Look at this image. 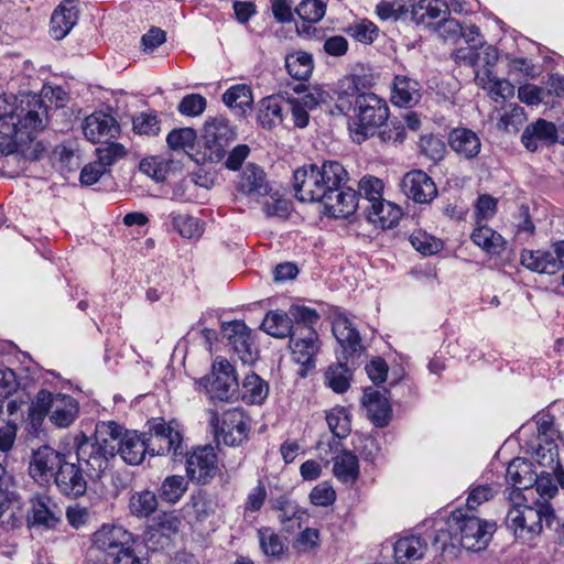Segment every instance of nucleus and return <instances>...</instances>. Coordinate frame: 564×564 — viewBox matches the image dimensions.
<instances>
[{
  "mask_svg": "<svg viewBox=\"0 0 564 564\" xmlns=\"http://www.w3.org/2000/svg\"><path fill=\"white\" fill-rule=\"evenodd\" d=\"M389 117V108L384 99L372 93L358 94L354 101V118L349 123L351 138L362 143L373 135Z\"/></svg>",
  "mask_w": 564,
  "mask_h": 564,
  "instance_id": "nucleus-5",
  "label": "nucleus"
},
{
  "mask_svg": "<svg viewBox=\"0 0 564 564\" xmlns=\"http://www.w3.org/2000/svg\"><path fill=\"white\" fill-rule=\"evenodd\" d=\"M96 549L113 556L123 547L133 544L132 534L120 525L105 524L93 534Z\"/></svg>",
  "mask_w": 564,
  "mask_h": 564,
  "instance_id": "nucleus-17",
  "label": "nucleus"
},
{
  "mask_svg": "<svg viewBox=\"0 0 564 564\" xmlns=\"http://www.w3.org/2000/svg\"><path fill=\"white\" fill-rule=\"evenodd\" d=\"M273 508L279 512L278 518L286 530L292 529L288 523L292 521H300L304 512L300 507L286 496H281L273 502Z\"/></svg>",
  "mask_w": 564,
  "mask_h": 564,
  "instance_id": "nucleus-49",
  "label": "nucleus"
},
{
  "mask_svg": "<svg viewBox=\"0 0 564 564\" xmlns=\"http://www.w3.org/2000/svg\"><path fill=\"white\" fill-rule=\"evenodd\" d=\"M223 101L229 108L245 109L246 107L251 106L252 94L248 86L236 85L225 91L223 95Z\"/></svg>",
  "mask_w": 564,
  "mask_h": 564,
  "instance_id": "nucleus-52",
  "label": "nucleus"
},
{
  "mask_svg": "<svg viewBox=\"0 0 564 564\" xmlns=\"http://www.w3.org/2000/svg\"><path fill=\"white\" fill-rule=\"evenodd\" d=\"M241 399L249 404H261L269 393L268 383L256 373L247 375L239 389Z\"/></svg>",
  "mask_w": 564,
  "mask_h": 564,
  "instance_id": "nucleus-35",
  "label": "nucleus"
},
{
  "mask_svg": "<svg viewBox=\"0 0 564 564\" xmlns=\"http://www.w3.org/2000/svg\"><path fill=\"white\" fill-rule=\"evenodd\" d=\"M218 471V457L212 445L197 446L186 459L187 477L200 485L209 482Z\"/></svg>",
  "mask_w": 564,
  "mask_h": 564,
  "instance_id": "nucleus-11",
  "label": "nucleus"
},
{
  "mask_svg": "<svg viewBox=\"0 0 564 564\" xmlns=\"http://www.w3.org/2000/svg\"><path fill=\"white\" fill-rule=\"evenodd\" d=\"M295 197L301 202L321 203L334 218H347L358 208L357 193L346 187L348 173L337 161L321 166L304 165L294 172Z\"/></svg>",
  "mask_w": 564,
  "mask_h": 564,
  "instance_id": "nucleus-1",
  "label": "nucleus"
},
{
  "mask_svg": "<svg viewBox=\"0 0 564 564\" xmlns=\"http://www.w3.org/2000/svg\"><path fill=\"white\" fill-rule=\"evenodd\" d=\"M431 30L444 42L456 43L463 34V25L453 18H442L435 23H430Z\"/></svg>",
  "mask_w": 564,
  "mask_h": 564,
  "instance_id": "nucleus-48",
  "label": "nucleus"
},
{
  "mask_svg": "<svg viewBox=\"0 0 564 564\" xmlns=\"http://www.w3.org/2000/svg\"><path fill=\"white\" fill-rule=\"evenodd\" d=\"M521 264L538 273L555 274L558 272L554 254L551 251L523 250L521 252Z\"/></svg>",
  "mask_w": 564,
  "mask_h": 564,
  "instance_id": "nucleus-31",
  "label": "nucleus"
},
{
  "mask_svg": "<svg viewBox=\"0 0 564 564\" xmlns=\"http://www.w3.org/2000/svg\"><path fill=\"white\" fill-rule=\"evenodd\" d=\"M260 546L268 556H279L283 553L284 545L281 538L271 528L258 530Z\"/></svg>",
  "mask_w": 564,
  "mask_h": 564,
  "instance_id": "nucleus-55",
  "label": "nucleus"
},
{
  "mask_svg": "<svg viewBox=\"0 0 564 564\" xmlns=\"http://www.w3.org/2000/svg\"><path fill=\"white\" fill-rule=\"evenodd\" d=\"M364 208L367 219L383 229L393 227L402 215L400 207L383 198L371 205H365Z\"/></svg>",
  "mask_w": 564,
  "mask_h": 564,
  "instance_id": "nucleus-29",
  "label": "nucleus"
},
{
  "mask_svg": "<svg viewBox=\"0 0 564 564\" xmlns=\"http://www.w3.org/2000/svg\"><path fill=\"white\" fill-rule=\"evenodd\" d=\"M54 481L63 495L73 498L83 496L87 489V482L83 476L82 468L75 463H68L65 459L54 474Z\"/></svg>",
  "mask_w": 564,
  "mask_h": 564,
  "instance_id": "nucleus-19",
  "label": "nucleus"
},
{
  "mask_svg": "<svg viewBox=\"0 0 564 564\" xmlns=\"http://www.w3.org/2000/svg\"><path fill=\"white\" fill-rule=\"evenodd\" d=\"M196 140V132L192 128H181L167 134L166 142L173 150L193 148Z\"/></svg>",
  "mask_w": 564,
  "mask_h": 564,
  "instance_id": "nucleus-57",
  "label": "nucleus"
},
{
  "mask_svg": "<svg viewBox=\"0 0 564 564\" xmlns=\"http://www.w3.org/2000/svg\"><path fill=\"white\" fill-rule=\"evenodd\" d=\"M310 500L314 506L328 507L336 500V492L327 482H321L312 489Z\"/></svg>",
  "mask_w": 564,
  "mask_h": 564,
  "instance_id": "nucleus-62",
  "label": "nucleus"
},
{
  "mask_svg": "<svg viewBox=\"0 0 564 564\" xmlns=\"http://www.w3.org/2000/svg\"><path fill=\"white\" fill-rule=\"evenodd\" d=\"M498 492V487L492 485H477L471 488L468 498H467V507L473 510L482 505L484 502L492 499Z\"/></svg>",
  "mask_w": 564,
  "mask_h": 564,
  "instance_id": "nucleus-58",
  "label": "nucleus"
},
{
  "mask_svg": "<svg viewBox=\"0 0 564 564\" xmlns=\"http://www.w3.org/2000/svg\"><path fill=\"white\" fill-rule=\"evenodd\" d=\"M498 115L497 128L507 132L517 131L525 120L523 108L518 105H510L503 109L502 113L498 112Z\"/></svg>",
  "mask_w": 564,
  "mask_h": 564,
  "instance_id": "nucleus-53",
  "label": "nucleus"
},
{
  "mask_svg": "<svg viewBox=\"0 0 564 564\" xmlns=\"http://www.w3.org/2000/svg\"><path fill=\"white\" fill-rule=\"evenodd\" d=\"M351 377L350 368L344 362L329 365L324 373L326 386L336 393H344L349 389Z\"/></svg>",
  "mask_w": 564,
  "mask_h": 564,
  "instance_id": "nucleus-39",
  "label": "nucleus"
},
{
  "mask_svg": "<svg viewBox=\"0 0 564 564\" xmlns=\"http://www.w3.org/2000/svg\"><path fill=\"white\" fill-rule=\"evenodd\" d=\"M412 247L424 256L437 253L443 248V242L426 231L415 230L409 238Z\"/></svg>",
  "mask_w": 564,
  "mask_h": 564,
  "instance_id": "nucleus-50",
  "label": "nucleus"
},
{
  "mask_svg": "<svg viewBox=\"0 0 564 564\" xmlns=\"http://www.w3.org/2000/svg\"><path fill=\"white\" fill-rule=\"evenodd\" d=\"M334 476L344 484H354L359 475V463L356 455L343 452L333 458Z\"/></svg>",
  "mask_w": 564,
  "mask_h": 564,
  "instance_id": "nucleus-34",
  "label": "nucleus"
},
{
  "mask_svg": "<svg viewBox=\"0 0 564 564\" xmlns=\"http://www.w3.org/2000/svg\"><path fill=\"white\" fill-rule=\"evenodd\" d=\"M471 240L488 253L500 254L505 250L503 237L488 226H480L474 229Z\"/></svg>",
  "mask_w": 564,
  "mask_h": 564,
  "instance_id": "nucleus-38",
  "label": "nucleus"
},
{
  "mask_svg": "<svg viewBox=\"0 0 564 564\" xmlns=\"http://www.w3.org/2000/svg\"><path fill=\"white\" fill-rule=\"evenodd\" d=\"M218 445L239 446L249 436V425H212Z\"/></svg>",
  "mask_w": 564,
  "mask_h": 564,
  "instance_id": "nucleus-40",
  "label": "nucleus"
},
{
  "mask_svg": "<svg viewBox=\"0 0 564 564\" xmlns=\"http://www.w3.org/2000/svg\"><path fill=\"white\" fill-rule=\"evenodd\" d=\"M48 120V110L41 96L20 95L14 109L0 117V137L9 139L14 147L24 145L44 130Z\"/></svg>",
  "mask_w": 564,
  "mask_h": 564,
  "instance_id": "nucleus-3",
  "label": "nucleus"
},
{
  "mask_svg": "<svg viewBox=\"0 0 564 564\" xmlns=\"http://www.w3.org/2000/svg\"><path fill=\"white\" fill-rule=\"evenodd\" d=\"M332 329L343 348L344 358L355 365V358H359L365 350L359 332L345 314L334 317Z\"/></svg>",
  "mask_w": 564,
  "mask_h": 564,
  "instance_id": "nucleus-13",
  "label": "nucleus"
},
{
  "mask_svg": "<svg viewBox=\"0 0 564 564\" xmlns=\"http://www.w3.org/2000/svg\"><path fill=\"white\" fill-rule=\"evenodd\" d=\"M133 130L139 134L156 135L159 134L160 121L155 115L140 113L133 118Z\"/></svg>",
  "mask_w": 564,
  "mask_h": 564,
  "instance_id": "nucleus-60",
  "label": "nucleus"
},
{
  "mask_svg": "<svg viewBox=\"0 0 564 564\" xmlns=\"http://www.w3.org/2000/svg\"><path fill=\"white\" fill-rule=\"evenodd\" d=\"M359 188V197L357 196V200L360 206V202L362 200L365 205H371L376 200L382 199V191L383 183L380 178L375 176H364L358 184Z\"/></svg>",
  "mask_w": 564,
  "mask_h": 564,
  "instance_id": "nucleus-46",
  "label": "nucleus"
},
{
  "mask_svg": "<svg viewBox=\"0 0 564 564\" xmlns=\"http://www.w3.org/2000/svg\"><path fill=\"white\" fill-rule=\"evenodd\" d=\"M98 162L106 169L115 164L117 161L124 158L127 154L126 148L117 142H106L104 147L96 149Z\"/></svg>",
  "mask_w": 564,
  "mask_h": 564,
  "instance_id": "nucleus-56",
  "label": "nucleus"
},
{
  "mask_svg": "<svg viewBox=\"0 0 564 564\" xmlns=\"http://www.w3.org/2000/svg\"><path fill=\"white\" fill-rule=\"evenodd\" d=\"M449 12L445 2L441 0H420L415 3L413 11V22L424 24L431 29L430 23L433 20L445 18Z\"/></svg>",
  "mask_w": 564,
  "mask_h": 564,
  "instance_id": "nucleus-32",
  "label": "nucleus"
},
{
  "mask_svg": "<svg viewBox=\"0 0 564 564\" xmlns=\"http://www.w3.org/2000/svg\"><path fill=\"white\" fill-rule=\"evenodd\" d=\"M291 356L294 362L302 368L299 370L301 377L315 368V357L321 349L318 334L313 327H303L293 330L290 337Z\"/></svg>",
  "mask_w": 564,
  "mask_h": 564,
  "instance_id": "nucleus-9",
  "label": "nucleus"
},
{
  "mask_svg": "<svg viewBox=\"0 0 564 564\" xmlns=\"http://www.w3.org/2000/svg\"><path fill=\"white\" fill-rule=\"evenodd\" d=\"M28 411L32 421L43 422L48 415L52 423H72L78 414L79 406L70 395L54 394L43 389L36 393Z\"/></svg>",
  "mask_w": 564,
  "mask_h": 564,
  "instance_id": "nucleus-6",
  "label": "nucleus"
},
{
  "mask_svg": "<svg viewBox=\"0 0 564 564\" xmlns=\"http://www.w3.org/2000/svg\"><path fill=\"white\" fill-rule=\"evenodd\" d=\"M415 0H382L376 7V13L381 20H402L410 14L413 21Z\"/></svg>",
  "mask_w": 564,
  "mask_h": 564,
  "instance_id": "nucleus-33",
  "label": "nucleus"
},
{
  "mask_svg": "<svg viewBox=\"0 0 564 564\" xmlns=\"http://www.w3.org/2000/svg\"><path fill=\"white\" fill-rule=\"evenodd\" d=\"M107 445L102 447L98 440H91L82 434L77 442V460L82 471L91 480L101 478L108 469ZM109 454L112 455L111 451Z\"/></svg>",
  "mask_w": 564,
  "mask_h": 564,
  "instance_id": "nucleus-10",
  "label": "nucleus"
},
{
  "mask_svg": "<svg viewBox=\"0 0 564 564\" xmlns=\"http://www.w3.org/2000/svg\"><path fill=\"white\" fill-rule=\"evenodd\" d=\"M239 193L258 199L269 195L271 188L264 171L254 163H248L236 182Z\"/></svg>",
  "mask_w": 564,
  "mask_h": 564,
  "instance_id": "nucleus-20",
  "label": "nucleus"
},
{
  "mask_svg": "<svg viewBox=\"0 0 564 564\" xmlns=\"http://www.w3.org/2000/svg\"><path fill=\"white\" fill-rule=\"evenodd\" d=\"M422 152L433 161H440L445 153V143L436 137H425L420 143Z\"/></svg>",
  "mask_w": 564,
  "mask_h": 564,
  "instance_id": "nucleus-64",
  "label": "nucleus"
},
{
  "mask_svg": "<svg viewBox=\"0 0 564 564\" xmlns=\"http://www.w3.org/2000/svg\"><path fill=\"white\" fill-rule=\"evenodd\" d=\"M454 56L457 62L474 67L475 75L480 72L486 78L494 76L492 69L498 62V51L491 45H481L479 48H458Z\"/></svg>",
  "mask_w": 564,
  "mask_h": 564,
  "instance_id": "nucleus-18",
  "label": "nucleus"
},
{
  "mask_svg": "<svg viewBox=\"0 0 564 564\" xmlns=\"http://www.w3.org/2000/svg\"><path fill=\"white\" fill-rule=\"evenodd\" d=\"M158 508L156 496L149 490L135 492L129 501V510L131 514L138 518L150 517Z\"/></svg>",
  "mask_w": 564,
  "mask_h": 564,
  "instance_id": "nucleus-44",
  "label": "nucleus"
},
{
  "mask_svg": "<svg viewBox=\"0 0 564 564\" xmlns=\"http://www.w3.org/2000/svg\"><path fill=\"white\" fill-rule=\"evenodd\" d=\"M117 120L105 112H94L85 118L83 122V132L87 140L93 143L101 139L115 138L119 133Z\"/></svg>",
  "mask_w": 564,
  "mask_h": 564,
  "instance_id": "nucleus-23",
  "label": "nucleus"
},
{
  "mask_svg": "<svg viewBox=\"0 0 564 564\" xmlns=\"http://www.w3.org/2000/svg\"><path fill=\"white\" fill-rule=\"evenodd\" d=\"M224 336L245 365H251L256 361L258 350L251 338V330L243 322L234 321L225 324Z\"/></svg>",
  "mask_w": 564,
  "mask_h": 564,
  "instance_id": "nucleus-14",
  "label": "nucleus"
},
{
  "mask_svg": "<svg viewBox=\"0 0 564 564\" xmlns=\"http://www.w3.org/2000/svg\"><path fill=\"white\" fill-rule=\"evenodd\" d=\"M400 186L402 193L417 204H429L437 195L434 181L421 170H413L404 174Z\"/></svg>",
  "mask_w": 564,
  "mask_h": 564,
  "instance_id": "nucleus-15",
  "label": "nucleus"
},
{
  "mask_svg": "<svg viewBox=\"0 0 564 564\" xmlns=\"http://www.w3.org/2000/svg\"><path fill=\"white\" fill-rule=\"evenodd\" d=\"M288 73L297 80H306L313 72L312 55L306 52H296L285 57Z\"/></svg>",
  "mask_w": 564,
  "mask_h": 564,
  "instance_id": "nucleus-43",
  "label": "nucleus"
},
{
  "mask_svg": "<svg viewBox=\"0 0 564 564\" xmlns=\"http://www.w3.org/2000/svg\"><path fill=\"white\" fill-rule=\"evenodd\" d=\"M283 109L278 98H264L258 112V122L264 129H273L283 121Z\"/></svg>",
  "mask_w": 564,
  "mask_h": 564,
  "instance_id": "nucleus-42",
  "label": "nucleus"
},
{
  "mask_svg": "<svg viewBox=\"0 0 564 564\" xmlns=\"http://www.w3.org/2000/svg\"><path fill=\"white\" fill-rule=\"evenodd\" d=\"M476 83L487 90L495 102L506 101L514 96V86L507 80L499 79L496 75L486 78L478 72Z\"/></svg>",
  "mask_w": 564,
  "mask_h": 564,
  "instance_id": "nucleus-36",
  "label": "nucleus"
},
{
  "mask_svg": "<svg viewBox=\"0 0 564 564\" xmlns=\"http://www.w3.org/2000/svg\"><path fill=\"white\" fill-rule=\"evenodd\" d=\"M551 426L546 424L536 425L538 437L531 445L540 463L543 465L553 462L554 456L557 454V446L547 434Z\"/></svg>",
  "mask_w": 564,
  "mask_h": 564,
  "instance_id": "nucleus-41",
  "label": "nucleus"
},
{
  "mask_svg": "<svg viewBox=\"0 0 564 564\" xmlns=\"http://www.w3.org/2000/svg\"><path fill=\"white\" fill-rule=\"evenodd\" d=\"M288 314L291 319V325H293V330H299L303 327L314 328V325L319 319V314L315 310L306 306H291Z\"/></svg>",
  "mask_w": 564,
  "mask_h": 564,
  "instance_id": "nucleus-51",
  "label": "nucleus"
},
{
  "mask_svg": "<svg viewBox=\"0 0 564 564\" xmlns=\"http://www.w3.org/2000/svg\"><path fill=\"white\" fill-rule=\"evenodd\" d=\"M171 219L174 229L184 238H196L203 234L199 220L191 215L172 213Z\"/></svg>",
  "mask_w": 564,
  "mask_h": 564,
  "instance_id": "nucleus-47",
  "label": "nucleus"
},
{
  "mask_svg": "<svg viewBox=\"0 0 564 564\" xmlns=\"http://www.w3.org/2000/svg\"><path fill=\"white\" fill-rule=\"evenodd\" d=\"M213 381L209 386V393L213 399L229 401L239 395V384L232 365L221 358H217L213 365Z\"/></svg>",
  "mask_w": 564,
  "mask_h": 564,
  "instance_id": "nucleus-12",
  "label": "nucleus"
},
{
  "mask_svg": "<svg viewBox=\"0 0 564 564\" xmlns=\"http://www.w3.org/2000/svg\"><path fill=\"white\" fill-rule=\"evenodd\" d=\"M506 479L513 488L521 491L522 488H529L536 479L531 463L523 458L512 459L506 470Z\"/></svg>",
  "mask_w": 564,
  "mask_h": 564,
  "instance_id": "nucleus-30",
  "label": "nucleus"
},
{
  "mask_svg": "<svg viewBox=\"0 0 564 564\" xmlns=\"http://www.w3.org/2000/svg\"><path fill=\"white\" fill-rule=\"evenodd\" d=\"M421 99V85L417 80L397 75L393 79L391 101L399 107H412Z\"/></svg>",
  "mask_w": 564,
  "mask_h": 564,
  "instance_id": "nucleus-28",
  "label": "nucleus"
},
{
  "mask_svg": "<svg viewBox=\"0 0 564 564\" xmlns=\"http://www.w3.org/2000/svg\"><path fill=\"white\" fill-rule=\"evenodd\" d=\"M261 329L272 337L285 338L291 337L293 325H291L288 313L270 311L261 323Z\"/></svg>",
  "mask_w": 564,
  "mask_h": 564,
  "instance_id": "nucleus-37",
  "label": "nucleus"
},
{
  "mask_svg": "<svg viewBox=\"0 0 564 564\" xmlns=\"http://www.w3.org/2000/svg\"><path fill=\"white\" fill-rule=\"evenodd\" d=\"M386 393V390L382 393L371 387L364 391L362 403L367 409L369 419L377 423H388L393 419L392 406Z\"/></svg>",
  "mask_w": 564,
  "mask_h": 564,
  "instance_id": "nucleus-27",
  "label": "nucleus"
},
{
  "mask_svg": "<svg viewBox=\"0 0 564 564\" xmlns=\"http://www.w3.org/2000/svg\"><path fill=\"white\" fill-rule=\"evenodd\" d=\"M203 140L210 161L220 162L227 155L228 147L236 140V127L224 116L208 118L203 128Z\"/></svg>",
  "mask_w": 564,
  "mask_h": 564,
  "instance_id": "nucleus-7",
  "label": "nucleus"
},
{
  "mask_svg": "<svg viewBox=\"0 0 564 564\" xmlns=\"http://www.w3.org/2000/svg\"><path fill=\"white\" fill-rule=\"evenodd\" d=\"M149 446L158 455L172 454L175 457L184 455L187 448L182 432L173 425H155Z\"/></svg>",
  "mask_w": 564,
  "mask_h": 564,
  "instance_id": "nucleus-16",
  "label": "nucleus"
},
{
  "mask_svg": "<svg viewBox=\"0 0 564 564\" xmlns=\"http://www.w3.org/2000/svg\"><path fill=\"white\" fill-rule=\"evenodd\" d=\"M63 460L64 457L59 453L50 446H42L33 452L29 467L30 475L37 482L47 481L50 477L54 476Z\"/></svg>",
  "mask_w": 564,
  "mask_h": 564,
  "instance_id": "nucleus-21",
  "label": "nucleus"
},
{
  "mask_svg": "<svg viewBox=\"0 0 564 564\" xmlns=\"http://www.w3.org/2000/svg\"><path fill=\"white\" fill-rule=\"evenodd\" d=\"M448 144L455 153L466 160L476 158L481 149L479 137L467 128L454 129L449 133Z\"/></svg>",
  "mask_w": 564,
  "mask_h": 564,
  "instance_id": "nucleus-25",
  "label": "nucleus"
},
{
  "mask_svg": "<svg viewBox=\"0 0 564 564\" xmlns=\"http://www.w3.org/2000/svg\"><path fill=\"white\" fill-rule=\"evenodd\" d=\"M319 546V531L313 528H306L294 541L293 547L299 553H308Z\"/></svg>",
  "mask_w": 564,
  "mask_h": 564,
  "instance_id": "nucleus-61",
  "label": "nucleus"
},
{
  "mask_svg": "<svg viewBox=\"0 0 564 564\" xmlns=\"http://www.w3.org/2000/svg\"><path fill=\"white\" fill-rule=\"evenodd\" d=\"M78 14L74 0H64L51 17V35L55 40L64 39L77 23Z\"/></svg>",
  "mask_w": 564,
  "mask_h": 564,
  "instance_id": "nucleus-24",
  "label": "nucleus"
},
{
  "mask_svg": "<svg viewBox=\"0 0 564 564\" xmlns=\"http://www.w3.org/2000/svg\"><path fill=\"white\" fill-rule=\"evenodd\" d=\"M110 440L111 452L117 447L122 459L129 465H139L144 459L148 445L137 431L123 430V425H101Z\"/></svg>",
  "mask_w": 564,
  "mask_h": 564,
  "instance_id": "nucleus-8",
  "label": "nucleus"
},
{
  "mask_svg": "<svg viewBox=\"0 0 564 564\" xmlns=\"http://www.w3.org/2000/svg\"><path fill=\"white\" fill-rule=\"evenodd\" d=\"M427 551V542L419 535L400 538L393 546L397 564H411L421 560Z\"/></svg>",
  "mask_w": 564,
  "mask_h": 564,
  "instance_id": "nucleus-26",
  "label": "nucleus"
},
{
  "mask_svg": "<svg viewBox=\"0 0 564 564\" xmlns=\"http://www.w3.org/2000/svg\"><path fill=\"white\" fill-rule=\"evenodd\" d=\"M326 12V3L322 0H302L295 8V13L308 23L321 21Z\"/></svg>",
  "mask_w": 564,
  "mask_h": 564,
  "instance_id": "nucleus-54",
  "label": "nucleus"
},
{
  "mask_svg": "<svg viewBox=\"0 0 564 564\" xmlns=\"http://www.w3.org/2000/svg\"><path fill=\"white\" fill-rule=\"evenodd\" d=\"M510 507L505 518L506 529L514 539L529 543L540 536L543 529L557 530L560 520L547 502L527 503L523 492L518 489L505 491Z\"/></svg>",
  "mask_w": 564,
  "mask_h": 564,
  "instance_id": "nucleus-2",
  "label": "nucleus"
},
{
  "mask_svg": "<svg viewBox=\"0 0 564 564\" xmlns=\"http://www.w3.org/2000/svg\"><path fill=\"white\" fill-rule=\"evenodd\" d=\"M206 108V99L198 94H191L185 96L180 105L178 111L186 116H199Z\"/></svg>",
  "mask_w": 564,
  "mask_h": 564,
  "instance_id": "nucleus-63",
  "label": "nucleus"
},
{
  "mask_svg": "<svg viewBox=\"0 0 564 564\" xmlns=\"http://www.w3.org/2000/svg\"><path fill=\"white\" fill-rule=\"evenodd\" d=\"M521 141L531 152L536 151L542 145H551L558 141L557 127L544 119L528 124L522 132Z\"/></svg>",
  "mask_w": 564,
  "mask_h": 564,
  "instance_id": "nucleus-22",
  "label": "nucleus"
},
{
  "mask_svg": "<svg viewBox=\"0 0 564 564\" xmlns=\"http://www.w3.org/2000/svg\"><path fill=\"white\" fill-rule=\"evenodd\" d=\"M188 487L187 480L180 475L166 477L160 488V497L167 502H177L186 492Z\"/></svg>",
  "mask_w": 564,
  "mask_h": 564,
  "instance_id": "nucleus-45",
  "label": "nucleus"
},
{
  "mask_svg": "<svg viewBox=\"0 0 564 564\" xmlns=\"http://www.w3.org/2000/svg\"><path fill=\"white\" fill-rule=\"evenodd\" d=\"M347 31L355 40L366 44L372 43L378 35V28L368 20L350 25Z\"/></svg>",
  "mask_w": 564,
  "mask_h": 564,
  "instance_id": "nucleus-59",
  "label": "nucleus"
},
{
  "mask_svg": "<svg viewBox=\"0 0 564 564\" xmlns=\"http://www.w3.org/2000/svg\"><path fill=\"white\" fill-rule=\"evenodd\" d=\"M448 527L452 544H459L471 552L485 550L497 529L495 522L464 513L460 510L452 513Z\"/></svg>",
  "mask_w": 564,
  "mask_h": 564,
  "instance_id": "nucleus-4",
  "label": "nucleus"
}]
</instances>
